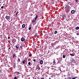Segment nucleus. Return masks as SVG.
<instances>
[{"mask_svg":"<svg viewBox=\"0 0 79 79\" xmlns=\"http://www.w3.org/2000/svg\"><path fill=\"white\" fill-rule=\"evenodd\" d=\"M26 26V25L25 24H23L22 25V28H24Z\"/></svg>","mask_w":79,"mask_h":79,"instance_id":"nucleus-12","label":"nucleus"},{"mask_svg":"<svg viewBox=\"0 0 79 79\" xmlns=\"http://www.w3.org/2000/svg\"><path fill=\"white\" fill-rule=\"evenodd\" d=\"M24 66H25V65H24Z\"/></svg>","mask_w":79,"mask_h":79,"instance_id":"nucleus-47","label":"nucleus"},{"mask_svg":"<svg viewBox=\"0 0 79 79\" xmlns=\"http://www.w3.org/2000/svg\"><path fill=\"white\" fill-rule=\"evenodd\" d=\"M22 0L23 1H24V0Z\"/></svg>","mask_w":79,"mask_h":79,"instance_id":"nucleus-46","label":"nucleus"},{"mask_svg":"<svg viewBox=\"0 0 79 79\" xmlns=\"http://www.w3.org/2000/svg\"><path fill=\"white\" fill-rule=\"evenodd\" d=\"M75 13V11L74 10H72L71 11V13L72 14H74Z\"/></svg>","mask_w":79,"mask_h":79,"instance_id":"nucleus-6","label":"nucleus"},{"mask_svg":"<svg viewBox=\"0 0 79 79\" xmlns=\"http://www.w3.org/2000/svg\"><path fill=\"white\" fill-rule=\"evenodd\" d=\"M63 58H65L66 57V56L65 55H63Z\"/></svg>","mask_w":79,"mask_h":79,"instance_id":"nucleus-17","label":"nucleus"},{"mask_svg":"<svg viewBox=\"0 0 79 79\" xmlns=\"http://www.w3.org/2000/svg\"><path fill=\"white\" fill-rule=\"evenodd\" d=\"M26 62V60H23L22 63H23V64H24Z\"/></svg>","mask_w":79,"mask_h":79,"instance_id":"nucleus-10","label":"nucleus"},{"mask_svg":"<svg viewBox=\"0 0 79 79\" xmlns=\"http://www.w3.org/2000/svg\"><path fill=\"white\" fill-rule=\"evenodd\" d=\"M37 69L38 70H40V67H39V66H38V68Z\"/></svg>","mask_w":79,"mask_h":79,"instance_id":"nucleus-19","label":"nucleus"},{"mask_svg":"<svg viewBox=\"0 0 79 79\" xmlns=\"http://www.w3.org/2000/svg\"><path fill=\"white\" fill-rule=\"evenodd\" d=\"M10 17L9 16H6V19H10Z\"/></svg>","mask_w":79,"mask_h":79,"instance_id":"nucleus-8","label":"nucleus"},{"mask_svg":"<svg viewBox=\"0 0 79 79\" xmlns=\"http://www.w3.org/2000/svg\"><path fill=\"white\" fill-rule=\"evenodd\" d=\"M35 20L34 19H33L32 21L33 23H35Z\"/></svg>","mask_w":79,"mask_h":79,"instance_id":"nucleus-18","label":"nucleus"},{"mask_svg":"<svg viewBox=\"0 0 79 79\" xmlns=\"http://www.w3.org/2000/svg\"><path fill=\"white\" fill-rule=\"evenodd\" d=\"M15 73H17V74H19V72H15Z\"/></svg>","mask_w":79,"mask_h":79,"instance_id":"nucleus-22","label":"nucleus"},{"mask_svg":"<svg viewBox=\"0 0 79 79\" xmlns=\"http://www.w3.org/2000/svg\"><path fill=\"white\" fill-rule=\"evenodd\" d=\"M21 41L22 42H24L25 40V38L24 37H22V38L21 39Z\"/></svg>","mask_w":79,"mask_h":79,"instance_id":"nucleus-4","label":"nucleus"},{"mask_svg":"<svg viewBox=\"0 0 79 79\" xmlns=\"http://www.w3.org/2000/svg\"><path fill=\"white\" fill-rule=\"evenodd\" d=\"M17 59H18L17 60L19 61V62H21V60H20V59H19V58H18Z\"/></svg>","mask_w":79,"mask_h":79,"instance_id":"nucleus-16","label":"nucleus"},{"mask_svg":"<svg viewBox=\"0 0 79 79\" xmlns=\"http://www.w3.org/2000/svg\"><path fill=\"white\" fill-rule=\"evenodd\" d=\"M47 66H44V68H47Z\"/></svg>","mask_w":79,"mask_h":79,"instance_id":"nucleus-33","label":"nucleus"},{"mask_svg":"<svg viewBox=\"0 0 79 79\" xmlns=\"http://www.w3.org/2000/svg\"><path fill=\"white\" fill-rule=\"evenodd\" d=\"M10 36H9V37H8V39H10Z\"/></svg>","mask_w":79,"mask_h":79,"instance_id":"nucleus-36","label":"nucleus"},{"mask_svg":"<svg viewBox=\"0 0 79 79\" xmlns=\"http://www.w3.org/2000/svg\"><path fill=\"white\" fill-rule=\"evenodd\" d=\"M4 6H2L1 7V8H4Z\"/></svg>","mask_w":79,"mask_h":79,"instance_id":"nucleus-37","label":"nucleus"},{"mask_svg":"<svg viewBox=\"0 0 79 79\" xmlns=\"http://www.w3.org/2000/svg\"><path fill=\"white\" fill-rule=\"evenodd\" d=\"M36 18H38V15H36V17H35Z\"/></svg>","mask_w":79,"mask_h":79,"instance_id":"nucleus-30","label":"nucleus"},{"mask_svg":"<svg viewBox=\"0 0 79 79\" xmlns=\"http://www.w3.org/2000/svg\"><path fill=\"white\" fill-rule=\"evenodd\" d=\"M57 33V31H56L54 32L55 34H56Z\"/></svg>","mask_w":79,"mask_h":79,"instance_id":"nucleus-21","label":"nucleus"},{"mask_svg":"<svg viewBox=\"0 0 79 79\" xmlns=\"http://www.w3.org/2000/svg\"><path fill=\"white\" fill-rule=\"evenodd\" d=\"M2 70H0V76H2V75H3V74L2 73L3 72H2Z\"/></svg>","mask_w":79,"mask_h":79,"instance_id":"nucleus-7","label":"nucleus"},{"mask_svg":"<svg viewBox=\"0 0 79 79\" xmlns=\"http://www.w3.org/2000/svg\"><path fill=\"white\" fill-rule=\"evenodd\" d=\"M77 35H79V33H78L77 34Z\"/></svg>","mask_w":79,"mask_h":79,"instance_id":"nucleus-34","label":"nucleus"},{"mask_svg":"<svg viewBox=\"0 0 79 79\" xmlns=\"http://www.w3.org/2000/svg\"><path fill=\"white\" fill-rule=\"evenodd\" d=\"M32 54H29V56H32Z\"/></svg>","mask_w":79,"mask_h":79,"instance_id":"nucleus-23","label":"nucleus"},{"mask_svg":"<svg viewBox=\"0 0 79 79\" xmlns=\"http://www.w3.org/2000/svg\"><path fill=\"white\" fill-rule=\"evenodd\" d=\"M28 64H29V65H31V62H29L28 63Z\"/></svg>","mask_w":79,"mask_h":79,"instance_id":"nucleus-25","label":"nucleus"},{"mask_svg":"<svg viewBox=\"0 0 79 79\" xmlns=\"http://www.w3.org/2000/svg\"><path fill=\"white\" fill-rule=\"evenodd\" d=\"M76 2L77 3H78V2H79V1H78V0H76Z\"/></svg>","mask_w":79,"mask_h":79,"instance_id":"nucleus-29","label":"nucleus"},{"mask_svg":"<svg viewBox=\"0 0 79 79\" xmlns=\"http://www.w3.org/2000/svg\"><path fill=\"white\" fill-rule=\"evenodd\" d=\"M15 57H16V55H15V54H13V58H15Z\"/></svg>","mask_w":79,"mask_h":79,"instance_id":"nucleus-13","label":"nucleus"},{"mask_svg":"<svg viewBox=\"0 0 79 79\" xmlns=\"http://www.w3.org/2000/svg\"><path fill=\"white\" fill-rule=\"evenodd\" d=\"M15 47L16 48L17 50H18V49H19V44L16 45L15 46Z\"/></svg>","mask_w":79,"mask_h":79,"instance_id":"nucleus-1","label":"nucleus"},{"mask_svg":"<svg viewBox=\"0 0 79 79\" xmlns=\"http://www.w3.org/2000/svg\"><path fill=\"white\" fill-rule=\"evenodd\" d=\"M53 63H54V64H56V62H55V60L53 61Z\"/></svg>","mask_w":79,"mask_h":79,"instance_id":"nucleus-20","label":"nucleus"},{"mask_svg":"<svg viewBox=\"0 0 79 79\" xmlns=\"http://www.w3.org/2000/svg\"><path fill=\"white\" fill-rule=\"evenodd\" d=\"M16 11H15V12H14V13H16Z\"/></svg>","mask_w":79,"mask_h":79,"instance_id":"nucleus-40","label":"nucleus"},{"mask_svg":"<svg viewBox=\"0 0 79 79\" xmlns=\"http://www.w3.org/2000/svg\"><path fill=\"white\" fill-rule=\"evenodd\" d=\"M62 17L63 18H64L65 19V18H66V14L65 13L62 16Z\"/></svg>","mask_w":79,"mask_h":79,"instance_id":"nucleus-3","label":"nucleus"},{"mask_svg":"<svg viewBox=\"0 0 79 79\" xmlns=\"http://www.w3.org/2000/svg\"><path fill=\"white\" fill-rule=\"evenodd\" d=\"M71 63H75V61L74 60L72 59V60L71 61Z\"/></svg>","mask_w":79,"mask_h":79,"instance_id":"nucleus-5","label":"nucleus"},{"mask_svg":"<svg viewBox=\"0 0 79 79\" xmlns=\"http://www.w3.org/2000/svg\"><path fill=\"white\" fill-rule=\"evenodd\" d=\"M70 5H71V4L70 3Z\"/></svg>","mask_w":79,"mask_h":79,"instance_id":"nucleus-43","label":"nucleus"},{"mask_svg":"<svg viewBox=\"0 0 79 79\" xmlns=\"http://www.w3.org/2000/svg\"><path fill=\"white\" fill-rule=\"evenodd\" d=\"M40 64H43V60H41L40 62Z\"/></svg>","mask_w":79,"mask_h":79,"instance_id":"nucleus-9","label":"nucleus"},{"mask_svg":"<svg viewBox=\"0 0 79 79\" xmlns=\"http://www.w3.org/2000/svg\"><path fill=\"white\" fill-rule=\"evenodd\" d=\"M77 77H75V78H72V79H76V78Z\"/></svg>","mask_w":79,"mask_h":79,"instance_id":"nucleus-27","label":"nucleus"},{"mask_svg":"<svg viewBox=\"0 0 79 79\" xmlns=\"http://www.w3.org/2000/svg\"><path fill=\"white\" fill-rule=\"evenodd\" d=\"M36 54L37 55V56H39V54H37V53H36Z\"/></svg>","mask_w":79,"mask_h":79,"instance_id":"nucleus-41","label":"nucleus"},{"mask_svg":"<svg viewBox=\"0 0 79 79\" xmlns=\"http://www.w3.org/2000/svg\"><path fill=\"white\" fill-rule=\"evenodd\" d=\"M70 55L71 56H74V55H75V53H73V54H70Z\"/></svg>","mask_w":79,"mask_h":79,"instance_id":"nucleus-11","label":"nucleus"},{"mask_svg":"<svg viewBox=\"0 0 79 79\" xmlns=\"http://www.w3.org/2000/svg\"><path fill=\"white\" fill-rule=\"evenodd\" d=\"M14 79H17V77H14Z\"/></svg>","mask_w":79,"mask_h":79,"instance_id":"nucleus-26","label":"nucleus"},{"mask_svg":"<svg viewBox=\"0 0 79 79\" xmlns=\"http://www.w3.org/2000/svg\"><path fill=\"white\" fill-rule=\"evenodd\" d=\"M18 11L17 13H16V15H18Z\"/></svg>","mask_w":79,"mask_h":79,"instance_id":"nucleus-35","label":"nucleus"},{"mask_svg":"<svg viewBox=\"0 0 79 79\" xmlns=\"http://www.w3.org/2000/svg\"><path fill=\"white\" fill-rule=\"evenodd\" d=\"M10 48H9V49H10Z\"/></svg>","mask_w":79,"mask_h":79,"instance_id":"nucleus-45","label":"nucleus"},{"mask_svg":"<svg viewBox=\"0 0 79 79\" xmlns=\"http://www.w3.org/2000/svg\"><path fill=\"white\" fill-rule=\"evenodd\" d=\"M20 48H23V46H22V45H20Z\"/></svg>","mask_w":79,"mask_h":79,"instance_id":"nucleus-31","label":"nucleus"},{"mask_svg":"<svg viewBox=\"0 0 79 79\" xmlns=\"http://www.w3.org/2000/svg\"><path fill=\"white\" fill-rule=\"evenodd\" d=\"M28 29L29 30H31V27H30L29 28H28Z\"/></svg>","mask_w":79,"mask_h":79,"instance_id":"nucleus-24","label":"nucleus"},{"mask_svg":"<svg viewBox=\"0 0 79 79\" xmlns=\"http://www.w3.org/2000/svg\"><path fill=\"white\" fill-rule=\"evenodd\" d=\"M52 69H54L53 68H51Z\"/></svg>","mask_w":79,"mask_h":79,"instance_id":"nucleus-42","label":"nucleus"},{"mask_svg":"<svg viewBox=\"0 0 79 79\" xmlns=\"http://www.w3.org/2000/svg\"><path fill=\"white\" fill-rule=\"evenodd\" d=\"M75 29H76V30H78V29H79V27H76Z\"/></svg>","mask_w":79,"mask_h":79,"instance_id":"nucleus-14","label":"nucleus"},{"mask_svg":"<svg viewBox=\"0 0 79 79\" xmlns=\"http://www.w3.org/2000/svg\"><path fill=\"white\" fill-rule=\"evenodd\" d=\"M49 79H51V78H49Z\"/></svg>","mask_w":79,"mask_h":79,"instance_id":"nucleus-44","label":"nucleus"},{"mask_svg":"<svg viewBox=\"0 0 79 79\" xmlns=\"http://www.w3.org/2000/svg\"><path fill=\"white\" fill-rule=\"evenodd\" d=\"M40 33H41V34H42V31H40Z\"/></svg>","mask_w":79,"mask_h":79,"instance_id":"nucleus-39","label":"nucleus"},{"mask_svg":"<svg viewBox=\"0 0 79 79\" xmlns=\"http://www.w3.org/2000/svg\"><path fill=\"white\" fill-rule=\"evenodd\" d=\"M48 27H51V25H48Z\"/></svg>","mask_w":79,"mask_h":79,"instance_id":"nucleus-32","label":"nucleus"},{"mask_svg":"<svg viewBox=\"0 0 79 79\" xmlns=\"http://www.w3.org/2000/svg\"><path fill=\"white\" fill-rule=\"evenodd\" d=\"M33 61H34V62H35V61H36V60H35V59H34L33 60Z\"/></svg>","mask_w":79,"mask_h":79,"instance_id":"nucleus-28","label":"nucleus"},{"mask_svg":"<svg viewBox=\"0 0 79 79\" xmlns=\"http://www.w3.org/2000/svg\"><path fill=\"white\" fill-rule=\"evenodd\" d=\"M37 18L36 17H35V21H36V19H37Z\"/></svg>","mask_w":79,"mask_h":79,"instance_id":"nucleus-38","label":"nucleus"},{"mask_svg":"<svg viewBox=\"0 0 79 79\" xmlns=\"http://www.w3.org/2000/svg\"><path fill=\"white\" fill-rule=\"evenodd\" d=\"M65 8L66 10H69V9L70 8L69 6V5L67 4V5H66L65 6Z\"/></svg>","mask_w":79,"mask_h":79,"instance_id":"nucleus-2","label":"nucleus"},{"mask_svg":"<svg viewBox=\"0 0 79 79\" xmlns=\"http://www.w3.org/2000/svg\"><path fill=\"white\" fill-rule=\"evenodd\" d=\"M67 79H71V77H68Z\"/></svg>","mask_w":79,"mask_h":79,"instance_id":"nucleus-15","label":"nucleus"}]
</instances>
